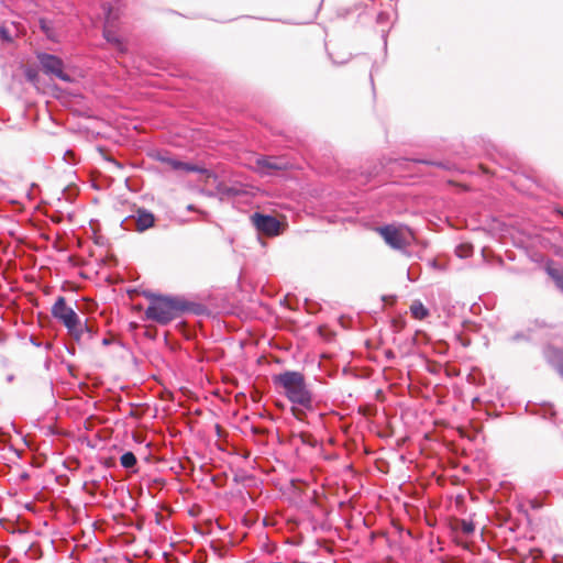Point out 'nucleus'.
Instances as JSON below:
<instances>
[{
	"mask_svg": "<svg viewBox=\"0 0 563 563\" xmlns=\"http://www.w3.org/2000/svg\"><path fill=\"white\" fill-rule=\"evenodd\" d=\"M256 168L263 175H273L276 170H285L289 164L285 158L275 156H262L257 157Z\"/></svg>",
	"mask_w": 563,
	"mask_h": 563,
	"instance_id": "obj_7",
	"label": "nucleus"
},
{
	"mask_svg": "<svg viewBox=\"0 0 563 563\" xmlns=\"http://www.w3.org/2000/svg\"><path fill=\"white\" fill-rule=\"evenodd\" d=\"M52 316L60 321L67 330H73L78 324V314L76 311L67 306L66 299L59 296L51 309Z\"/></svg>",
	"mask_w": 563,
	"mask_h": 563,
	"instance_id": "obj_4",
	"label": "nucleus"
},
{
	"mask_svg": "<svg viewBox=\"0 0 563 563\" xmlns=\"http://www.w3.org/2000/svg\"><path fill=\"white\" fill-rule=\"evenodd\" d=\"M41 26L47 33V27L45 25V21L44 20H41Z\"/></svg>",
	"mask_w": 563,
	"mask_h": 563,
	"instance_id": "obj_24",
	"label": "nucleus"
},
{
	"mask_svg": "<svg viewBox=\"0 0 563 563\" xmlns=\"http://www.w3.org/2000/svg\"><path fill=\"white\" fill-rule=\"evenodd\" d=\"M272 382L275 390L291 404V411L296 418L313 410V393L301 372L284 371L274 374Z\"/></svg>",
	"mask_w": 563,
	"mask_h": 563,
	"instance_id": "obj_1",
	"label": "nucleus"
},
{
	"mask_svg": "<svg viewBox=\"0 0 563 563\" xmlns=\"http://www.w3.org/2000/svg\"><path fill=\"white\" fill-rule=\"evenodd\" d=\"M0 37L4 41H11V36L9 34V31L4 27H0Z\"/></svg>",
	"mask_w": 563,
	"mask_h": 563,
	"instance_id": "obj_21",
	"label": "nucleus"
},
{
	"mask_svg": "<svg viewBox=\"0 0 563 563\" xmlns=\"http://www.w3.org/2000/svg\"><path fill=\"white\" fill-rule=\"evenodd\" d=\"M37 59L45 74L55 76L65 82H69L71 80L70 76L64 71V63L59 57L47 53H41L37 55Z\"/></svg>",
	"mask_w": 563,
	"mask_h": 563,
	"instance_id": "obj_5",
	"label": "nucleus"
},
{
	"mask_svg": "<svg viewBox=\"0 0 563 563\" xmlns=\"http://www.w3.org/2000/svg\"><path fill=\"white\" fill-rule=\"evenodd\" d=\"M420 162L424 163V164H430V165H437V166L445 167L442 163H434V162H428V161H420Z\"/></svg>",
	"mask_w": 563,
	"mask_h": 563,
	"instance_id": "obj_23",
	"label": "nucleus"
},
{
	"mask_svg": "<svg viewBox=\"0 0 563 563\" xmlns=\"http://www.w3.org/2000/svg\"><path fill=\"white\" fill-rule=\"evenodd\" d=\"M102 343H103L104 345L109 344L108 339H103V340H102Z\"/></svg>",
	"mask_w": 563,
	"mask_h": 563,
	"instance_id": "obj_25",
	"label": "nucleus"
},
{
	"mask_svg": "<svg viewBox=\"0 0 563 563\" xmlns=\"http://www.w3.org/2000/svg\"><path fill=\"white\" fill-rule=\"evenodd\" d=\"M391 249L406 252L413 240L412 231L406 225L386 224L376 229Z\"/></svg>",
	"mask_w": 563,
	"mask_h": 563,
	"instance_id": "obj_3",
	"label": "nucleus"
},
{
	"mask_svg": "<svg viewBox=\"0 0 563 563\" xmlns=\"http://www.w3.org/2000/svg\"><path fill=\"white\" fill-rule=\"evenodd\" d=\"M169 165L175 170H185L188 173H200V174L209 173V170L203 167H199L195 164H190V163H186V162H181V161H177V159H169Z\"/></svg>",
	"mask_w": 563,
	"mask_h": 563,
	"instance_id": "obj_11",
	"label": "nucleus"
},
{
	"mask_svg": "<svg viewBox=\"0 0 563 563\" xmlns=\"http://www.w3.org/2000/svg\"><path fill=\"white\" fill-rule=\"evenodd\" d=\"M217 189H218L219 194H221L222 196L231 197V196H234L236 194V191L232 187H229V186L223 185V184H220L217 187Z\"/></svg>",
	"mask_w": 563,
	"mask_h": 563,
	"instance_id": "obj_16",
	"label": "nucleus"
},
{
	"mask_svg": "<svg viewBox=\"0 0 563 563\" xmlns=\"http://www.w3.org/2000/svg\"><path fill=\"white\" fill-rule=\"evenodd\" d=\"M529 506L533 510H539L543 507V503L539 500L538 498H532L528 500Z\"/></svg>",
	"mask_w": 563,
	"mask_h": 563,
	"instance_id": "obj_18",
	"label": "nucleus"
},
{
	"mask_svg": "<svg viewBox=\"0 0 563 563\" xmlns=\"http://www.w3.org/2000/svg\"><path fill=\"white\" fill-rule=\"evenodd\" d=\"M136 230L139 232H143L154 225L155 217L154 214L146 209H137L136 210Z\"/></svg>",
	"mask_w": 563,
	"mask_h": 563,
	"instance_id": "obj_10",
	"label": "nucleus"
},
{
	"mask_svg": "<svg viewBox=\"0 0 563 563\" xmlns=\"http://www.w3.org/2000/svg\"><path fill=\"white\" fill-rule=\"evenodd\" d=\"M255 229L267 236H276L280 233V222L273 216L255 212L251 217Z\"/></svg>",
	"mask_w": 563,
	"mask_h": 563,
	"instance_id": "obj_6",
	"label": "nucleus"
},
{
	"mask_svg": "<svg viewBox=\"0 0 563 563\" xmlns=\"http://www.w3.org/2000/svg\"><path fill=\"white\" fill-rule=\"evenodd\" d=\"M456 254L460 257H466V256H468V250H466V247H464V246H459L456 249Z\"/></svg>",
	"mask_w": 563,
	"mask_h": 563,
	"instance_id": "obj_22",
	"label": "nucleus"
},
{
	"mask_svg": "<svg viewBox=\"0 0 563 563\" xmlns=\"http://www.w3.org/2000/svg\"><path fill=\"white\" fill-rule=\"evenodd\" d=\"M103 11L106 13V22L103 27V37L107 40V42L115 44L119 48H121V41L117 33L112 30L113 22L117 19V15H114L112 8L109 3L102 4Z\"/></svg>",
	"mask_w": 563,
	"mask_h": 563,
	"instance_id": "obj_8",
	"label": "nucleus"
},
{
	"mask_svg": "<svg viewBox=\"0 0 563 563\" xmlns=\"http://www.w3.org/2000/svg\"><path fill=\"white\" fill-rule=\"evenodd\" d=\"M148 307L145 310V318L166 325L179 318L184 312L191 311L194 303L179 297L152 295Z\"/></svg>",
	"mask_w": 563,
	"mask_h": 563,
	"instance_id": "obj_2",
	"label": "nucleus"
},
{
	"mask_svg": "<svg viewBox=\"0 0 563 563\" xmlns=\"http://www.w3.org/2000/svg\"><path fill=\"white\" fill-rule=\"evenodd\" d=\"M69 334L78 342H87L93 338V329L85 321L84 323L78 319V324L73 330H68Z\"/></svg>",
	"mask_w": 563,
	"mask_h": 563,
	"instance_id": "obj_9",
	"label": "nucleus"
},
{
	"mask_svg": "<svg viewBox=\"0 0 563 563\" xmlns=\"http://www.w3.org/2000/svg\"><path fill=\"white\" fill-rule=\"evenodd\" d=\"M521 340H529V336L526 335L523 332H517L510 338L511 342H519Z\"/></svg>",
	"mask_w": 563,
	"mask_h": 563,
	"instance_id": "obj_19",
	"label": "nucleus"
},
{
	"mask_svg": "<svg viewBox=\"0 0 563 563\" xmlns=\"http://www.w3.org/2000/svg\"><path fill=\"white\" fill-rule=\"evenodd\" d=\"M548 274L555 282L556 286L563 290V268L561 267H548Z\"/></svg>",
	"mask_w": 563,
	"mask_h": 563,
	"instance_id": "obj_13",
	"label": "nucleus"
},
{
	"mask_svg": "<svg viewBox=\"0 0 563 563\" xmlns=\"http://www.w3.org/2000/svg\"><path fill=\"white\" fill-rule=\"evenodd\" d=\"M551 362L563 377V350H553Z\"/></svg>",
	"mask_w": 563,
	"mask_h": 563,
	"instance_id": "obj_14",
	"label": "nucleus"
},
{
	"mask_svg": "<svg viewBox=\"0 0 563 563\" xmlns=\"http://www.w3.org/2000/svg\"><path fill=\"white\" fill-rule=\"evenodd\" d=\"M461 528L464 534H471L475 530V525L473 523V521L463 520Z\"/></svg>",
	"mask_w": 563,
	"mask_h": 563,
	"instance_id": "obj_17",
	"label": "nucleus"
},
{
	"mask_svg": "<svg viewBox=\"0 0 563 563\" xmlns=\"http://www.w3.org/2000/svg\"><path fill=\"white\" fill-rule=\"evenodd\" d=\"M25 77L29 81H34L36 78V71L34 69L29 68L25 70Z\"/></svg>",
	"mask_w": 563,
	"mask_h": 563,
	"instance_id": "obj_20",
	"label": "nucleus"
},
{
	"mask_svg": "<svg viewBox=\"0 0 563 563\" xmlns=\"http://www.w3.org/2000/svg\"><path fill=\"white\" fill-rule=\"evenodd\" d=\"M410 310L412 316L417 319H423L428 316V310L421 302L413 303Z\"/></svg>",
	"mask_w": 563,
	"mask_h": 563,
	"instance_id": "obj_15",
	"label": "nucleus"
},
{
	"mask_svg": "<svg viewBox=\"0 0 563 563\" xmlns=\"http://www.w3.org/2000/svg\"><path fill=\"white\" fill-rule=\"evenodd\" d=\"M136 462H137L136 456L131 451L123 453L120 457V463H121L122 467L128 468V470L134 467L136 465Z\"/></svg>",
	"mask_w": 563,
	"mask_h": 563,
	"instance_id": "obj_12",
	"label": "nucleus"
}]
</instances>
